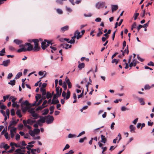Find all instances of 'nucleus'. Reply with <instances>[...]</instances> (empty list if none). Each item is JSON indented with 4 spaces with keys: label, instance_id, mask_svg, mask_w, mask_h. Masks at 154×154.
<instances>
[{
    "label": "nucleus",
    "instance_id": "nucleus-1",
    "mask_svg": "<svg viewBox=\"0 0 154 154\" xmlns=\"http://www.w3.org/2000/svg\"><path fill=\"white\" fill-rule=\"evenodd\" d=\"M32 41L34 43V52H37L41 49L40 47L38 46L39 40L37 39H32Z\"/></svg>",
    "mask_w": 154,
    "mask_h": 154
},
{
    "label": "nucleus",
    "instance_id": "nucleus-2",
    "mask_svg": "<svg viewBox=\"0 0 154 154\" xmlns=\"http://www.w3.org/2000/svg\"><path fill=\"white\" fill-rule=\"evenodd\" d=\"M51 44L52 45V43L51 41H48L46 39H45L44 41L42 42V48L43 50H45L48 46L49 45V44Z\"/></svg>",
    "mask_w": 154,
    "mask_h": 154
},
{
    "label": "nucleus",
    "instance_id": "nucleus-3",
    "mask_svg": "<svg viewBox=\"0 0 154 154\" xmlns=\"http://www.w3.org/2000/svg\"><path fill=\"white\" fill-rule=\"evenodd\" d=\"M62 96L63 97L64 99L66 100H68L70 97V92L68 90L66 94L65 91H63L62 94Z\"/></svg>",
    "mask_w": 154,
    "mask_h": 154
},
{
    "label": "nucleus",
    "instance_id": "nucleus-4",
    "mask_svg": "<svg viewBox=\"0 0 154 154\" xmlns=\"http://www.w3.org/2000/svg\"><path fill=\"white\" fill-rule=\"evenodd\" d=\"M25 46H27L28 47L27 48H26V51H34L33 50V45H32L30 43H26L24 44Z\"/></svg>",
    "mask_w": 154,
    "mask_h": 154
},
{
    "label": "nucleus",
    "instance_id": "nucleus-5",
    "mask_svg": "<svg viewBox=\"0 0 154 154\" xmlns=\"http://www.w3.org/2000/svg\"><path fill=\"white\" fill-rule=\"evenodd\" d=\"M46 122L48 124L52 123L54 120V117L52 116H51L49 115L46 116Z\"/></svg>",
    "mask_w": 154,
    "mask_h": 154
},
{
    "label": "nucleus",
    "instance_id": "nucleus-6",
    "mask_svg": "<svg viewBox=\"0 0 154 154\" xmlns=\"http://www.w3.org/2000/svg\"><path fill=\"white\" fill-rule=\"evenodd\" d=\"M40 117V119L38 120L37 123H38L39 125L40 126H41L42 125V123H44L45 122V117L42 116H39Z\"/></svg>",
    "mask_w": 154,
    "mask_h": 154
},
{
    "label": "nucleus",
    "instance_id": "nucleus-7",
    "mask_svg": "<svg viewBox=\"0 0 154 154\" xmlns=\"http://www.w3.org/2000/svg\"><path fill=\"white\" fill-rule=\"evenodd\" d=\"M105 5V3L104 2H99L96 5V7L98 8H103Z\"/></svg>",
    "mask_w": 154,
    "mask_h": 154
},
{
    "label": "nucleus",
    "instance_id": "nucleus-8",
    "mask_svg": "<svg viewBox=\"0 0 154 154\" xmlns=\"http://www.w3.org/2000/svg\"><path fill=\"white\" fill-rule=\"evenodd\" d=\"M10 60L9 59L7 60H4L3 62L2 65L3 66H7L10 63Z\"/></svg>",
    "mask_w": 154,
    "mask_h": 154
},
{
    "label": "nucleus",
    "instance_id": "nucleus-9",
    "mask_svg": "<svg viewBox=\"0 0 154 154\" xmlns=\"http://www.w3.org/2000/svg\"><path fill=\"white\" fill-rule=\"evenodd\" d=\"M74 35H76V37L77 39H78L80 38H81L82 37V35L80 34V32H79L78 30H76L75 33Z\"/></svg>",
    "mask_w": 154,
    "mask_h": 154
},
{
    "label": "nucleus",
    "instance_id": "nucleus-10",
    "mask_svg": "<svg viewBox=\"0 0 154 154\" xmlns=\"http://www.w3.org/2000/svg\"><path fill=\"white\" fill-rule=\"evenodd\" d=\"M17 123V122L15 121H11L10 122V125L8 127V128H9L12 125H16Z\"/></svg>",
    "mask_w": 154,
    "mask_h": 154
},
{
    "label": "nucleus",
    "instance_id": "nucleus-11",
    "mask_svg": "<svg viewBox=\"0 0 154 154\" xmlns=\"http://www.w3.org/2000/svg\"><path fill=\"white\" fill-rule=\"evenodd\" d=\"M112 10V12L116 11L118 8V6L116 5H111Z\"/></svg>",
    "mask_w": 154,
    "mask_h": 154
},
{
    "label": "nucleus",
    "instance_id": "nucleus-12",
    "mask_svg": "<svg viewBox=\"0 0 154 154\" xmlns=\"http://www.w3.org/2000/svg\"><path fill=\"white\" fill-rule=\"evenodd\" d=\"M62 46H63V48L66 49H67L68 48H70L72 47V45H69V44H63L62 45Z\"/></svg>",
    "mask_w": 154,
    "mask_h": 154
},
{
    "label": "nucleus",
    "instance_id": "nucleus-13",
    "mask_svg": "<svg viewBox=\"0 0 154 154\" xmlns=\"http://www.w3.org/2000/svg\"><path fill=\"white\" fill-rule=\"evenodd\" d=\"M21 110L23 112H26L28 109L26 106H24L23 105H21Z\"/></svg>",
    "mask_w": 154,
    "mask_h": 154
},
{
    "label": "nucleus",
    "instance_id": "nucleus-14",
    "mask_svg": "<svg viewBox=\"0 0 154 154\" xmlns=\"http://www.w3.org/2000/svg\"><path fill=\"white\" fill-rule=\"evenodd\" d=\"M27 124L32 125L33 123L36 122V121L32 120L31 119H29L27 120Z\"/></svg>",
    "mask_w": 154,
    "mask_h": 154
},
{
    "label": "nucleus",
    "instance_id": "nucleus-15",
    "mask_svg": "<svg viewBox=\"0 0 154 154\" xmlns=\"http://www.w3.org/2000/svg\"><path fill=\"white\" fill-rule=\"evenodd\" d=\"M69 28V27L68 26H66L61 28V31L62 32H63L66 30H67Z\"/></svg>",
    "mask_w": 154,
    "mask_h": 154
},
{
    "label": "nucleus",
    "instance_id": "nucleus-16",
    "mask_svg": "<svg viewBox=\"0 0 154 154\" xmlns=\"http://www.w3.org/2000/svg\"><path fill=\"white\" fill-rule=\"evenodd\" d=\"M101 142L103 143H105L106 141V138L105 137V136L102 134H101Z\"/></svg>",
    "mask_w": 154,
    "mask_h": 154
},
{
    "label": "nucleus",
    "instance_id": "nucleus-17",
    "mask_svg": "<svg viewBox=\"0 0 154 154\" xmlns=\"http://www.w3.org/2000/svg\"><path fill=\"white\" fill-rule=\"evenodd\" d=\"M14 42L16 44L19 45L22 43L23 42V41L22 40L15 39L14 40Z\"/></svg>",
    "mask_w": 154,
    "mask_h": 154
},
{
    "label": "nucleus",
    "instance_id": "nucleus-18",
    "mask_svg": "<svg viewBox=\"0 0 154 154\" xmlns=\"http://www.w3.org/2000/svg\"><path fill=\"white\" fill-rule=\"evenodd\" d=\"M40 91L42 92V96L45 95L46 94V90L45 89L41 88L40 89Z\"/></svg>",
    "mask_w": 154,
    "mask_h": 154
},
{
    "label": "nucleus",
    "instance_id": "nucleus-19",
    "mask_svg": "<svg viewBox=\"0 0 154 154\" xmlns=\"http://www.w3.org/2000/svg\"><path fill=\"white\" fill-rule=\"evenodd\" d=\"M130 131L131 132H134L135 129V127L133 125H131L130 126Z\"/></svg>",
    "mask_w": 154,
    "mask_h": 154
},
{
    "label": "nucleus",
    "instance_id": "nucleus-20",
    "mask_svg": "<svg viewBox=\"0 0 154 154\" xmlns=\"http://www.w3.org/2000/svg\"><path fill=\"white\" fill-rule=\"evenodd\" d=\"M59 102L57 99L56 100L52 99V102L51 103V104H55L59 103Z\"/></svg>",
    "mask_w": 154,
    "mask_h": 154
},
{
    "label": "nucleus",
    "instance_id": "nucleus-21",
    "mask_svg": "<svg viewBox=\"0 0 154 154\" xmlns=\"http://www.w3.org/2000/svg\"><path fill=\"white\" fill-rule=\"evenodd\" d=\"M17 52L20 53L22 52H25L26 51V48L25 47H23L22 48H20L17 50Z\"/></svg>",
    "mask_w": 154,
    "mask_h": 154
},
{
    "label": "nucleus",
    "instance_id": "nucleus-22",
    "mask_svg": "<svg viewBox=\"0 0 154 154\" xmlns=\"http://www.w3.org/2000/svg\"><path fill=\"white\" fill-rule=\"evenodd\" d=\"M10 128H11V129L10 130V132L11 131V132L14 133H16L17 130V128H15L14 127H11Z\"/></svg>",
    "mask_w": 154,
    "mask_h": 154
},
{
    "label": "nucleus",
    "instance_id": "nucleus-23",
    "mask_svg": "<svg viewBox=\"0 0 154 154\" xmlns=\"http://www.w3.org/2000/svg\"><path fill=\"white\" fill-rule=\"evenodd\" d=\"M85 64L84 63H81L79 64L78 66V68L80 69H81L82 68L84 67Z\"/></svg>",
    "mask_w": 154,
    "mask_h": 154
},
{
    "label": "nucleus",
    "instance_id": "nucleus-24",
    "mask_svg": "<svg viewBox=\"0 0 154 154\" xmlns=\"http://www.w3.org/2000/svg\"><path fill=\"white\" fill-rule=\"evenodd\" d=\"M16 114L20 118H21L22 117V115L21 114V110L20 109H18L16 112Z\"/></svg>",
    "mask_w": 154,
    "mask_h": 154
},
{
    "label": "nucleus",
    "instance_id": "nucleus-25",
    "mask_svg": "<svg viewBox=\"0 0 154 154\" xmlns=\"http://www.w3.org/2000/svg\"><path fill=\"white\" fill-rule=\"evenodd\" d=\"M22 74L21 72H19L16 75L15 79H19L20 76L22 75Z\"/></svg>",
    "mask_w": 154,
    "mask_h": 154
},
{
    "label": "nucleus",
    "instance_id": "nucleus-26",
    "mask_svg": "<svg viewBox=\"0 0 154 154\" xmlns=\"http://www.w3.org/2000/svg\"><path fill=\"white\" fill-rule=\"evenodd\" d=\"M54 106H52L50 107L49 108V109L51 111L50 112V114H51V115L54 112Z\"/></svg>",
    "mask_w": 154,
    "mask_h": 154
},
{
    "label": "nucleus",
    "instance_id": "nucleus-27",
    "mask_svg": "<svg viewBox=\"0 0 154 154\" xmlns=\"http://www.w3.org/2000/svg\"><path fill=\"white\" fill-rule=\"evenodd\" d=\"M32 116L34 117V119H37L39 117L38 115L36 113H33V114H32Z\"/></svg>",
    "mask_w": 154,
    "mask_h": 154
},
{
    "label": "nucleus",
    "instance_id": "nucleus-28",
    "mask_svg": "<svg viewBox=\"0 0 154 154\" xmlns=\"http://www.w3.org/2000/svg\"><path fill=\"white\" fill-rule=\"evenodd\" d=\"M33 131L34 132L35 134H38L40 131V130L38 128H35L33 130Z\"/></svg>",
    "mask_w": 154,
    "mask_h": 154
},
{
    "label": "nucleus",
    "instance_id": "nucleus-29",
    "mask_svg": "<svg viewBox=\"0 0 154 154\" xmlns=\"http://www.w3.org/2000/svg\"><path fill=\"white\" fill-rule=\"evenodd\" d=\"M29 104L28 101L27 100H26L23 102H22L21 103V105H25L26 106H28Z\"/></svg>",
    "mask_w": 154,
    "mask_h": 154
},
{
    "label": "nucleus",
    "instance_id": "nucleus-30",
    "mask_svg": "<svg viewBox=\"0 0 154 154\" xmlns=\"http://www.w3.org/2000/svg\"><path fill=\"white\" fill-rule=\"evenodd\" d=\"M15 79L11 80L10 82L8 83L9 84L11 85L12 86H13L15 85Z\"/></svg>",
    "mask_w": 154,
    "mask_h": 154
},
{
    "label": "nucleus",
    "instance_id": "nucleus-31",
    "mask_svg": "<svg viewBox=\"0 0 154 154\" xmlns=\"http://www.w3.org/2000/svg\"><path fill=\"white\" fill-rule=\"evenodd\" d=\"M52 96V94L50 93L49 92H48L46 94V97L48 99L51 98Z\"/></svg>",
    "mask_w": 154,
    "mask_h": 154
},
{
    "label": "nucleus",
    "instance_id": "nucleus-32",
    "mask_svg": "<svg viewBox=\"0 0 154 154\" xmlns=\"http://www.w3.org/2000/svg\"><path fill=\"white\" fill-rule=\"evenodd\" d=\"M29 134L30 135L32 136V137H34L35 136V134L33 131H32V130H29Z\"/></svg>",
    "mask_w": 154,
    "mask_h": 154
},
{
    "label": "nucleus",
    "instance_id": "nucleus-33",
    "mask_svg": "<svg viewBox=\"0 0 154 154\" xmlns=\"http://www.w3.org/2000/svg\"><path fill=\"white\" fill-rule=\"evenodd\" d=\"M41 96L40 94H36V95L35 97V99H36V101H35V103H36L39 99L41 97Z\"/></svg>",
    "mask_w": 154,
    "mask_h": 154
},
{
    "label": "nucleus",
    "instance_id": "nucleus-34",
    "mask_svg": "<svg viewBox=\"0 0 154 154\" xmlns=\"http://www.w3.org/2000/svg\"><path fill=\"white\" fill-rule=\"evenodd\" d=\"M5 53V49L4 48L0 51V55L1 56H3L4 55V54Z\"/></svg>",
    "mask_w": 154,
    "mask_h": 154
},
{
    "label": "nucleus",
    "instance_id": "nucleus-35",
    "mask_svg": "<svg viewBox=\"0 0 154 154\" xmlns=\"http://www.w3.org/2000/svg\"><path fill=\"white\" fill-rule=\"evenodd\" d=\"M138 99L141 105H143L144 104V102L143 99L141 98H138Z\"/></svg>",
    "mask_w": 154,
    "mask_h": 154
},
{
    "label": "nucleus",
    "instance_id": "nucleus-36",
    "mask_svg": "<svg viewBox=\"0 0 154 154\" xmlns=\"http://www.w3.org/2000/svg\"><path fill=\"white\" fill-rule=\"evenodd\" d=\"M17 102L13 103L12 104V106L14 107H16L17 108H18L19 106L18 104H17Z\"/></svg>",
    "mask_w": 154,
    "mask_h": 154
},
{
    "label": "nucleus",
    "instance_id": "nucleus-37",
    "mask_svg": "<svg viewBox=\"0 0 154 154\" xmlns=\"http://www.w3.org/2000/svg\"><path fill=\"white\" fill-rule=\"evenodd\" d=\"M9 48L10 50L12 51H16V49H15V48L11 46H9Z\"/></svg>",
    "mask_w": 154,
    "mask_h": 154
},
{
    "label": "nucleus",
    "instance_id": "nucleus-38",
    "mask_svg": "<svg viewBox=\"0 0 154 154\" xmlns=\"http://www.w3.org/2000/svg\"><path fill=\"white\" fill-rule=\"evenodd\" d=\"M60 87H57L56 88V94L57 95L59 96H60L61 95L60 94V91H59Z\"/></svg>",
    "mask_w": 154,
    "mask_h": 154
},
{
    "label": "nucleus",
    "instance_id": "nucleus-39",
    "mask_svg": "<svg viewBox=\"0 0 154 154\" xmlns=\"http://www.w3.org/2000/svg\"><path fill=\"white\" fill-rule=\"evenodd\" d=\"M46 106H39L36 109V111H38L39 110H42V109L45 107Z\"/></svg>",
    "mask_w": 154,
    "mask_h": 154
},
{
    "label": "nucleus",
    "instance_id": "nucleus-40",
    "mask_svg": "<svg viewBox=\"0 0 154 154\" xmlns=\"http://www.w3.org/2000/svg\"><path fill=\"white\" fill-rule=\"evenodd\" d=\"M10 145L11 146H14L16 147H20V146H18L17 145V144L15 143H14L11 142L10 143Z\"/></svg>",
    "mask_w": 154,
    "mask_h": 154
},
{
    "label": "nucleus",
    "instance_id": "nucleus-41",
    "mask_svg": "<svg viewBox=\"0 0 154 154\" xmlns=\"http://www.w3.org/2000/svg\"><path fill=\"white\" fill-rule=\"evenodd\" d=\"M34 146L33 145H28L26 147V148L29 150H31V149L30 147H32Z\"/></svg>",
    "mask_w": 154,
    "mask_h": 154
},
{
    "label": "nucleus",
    "instance_id": "nucleus-42",
    "mask_svg": "<svg viewBox=\"0 0 154 154\" xmlns=\"http://www.w3.org/2000/svg\"><path fill=\"white\" fill-rule=\"evenodd\" d=\"M23 127V125L22 124H19L18 125V128L19 130H21Z\"/></svg>",
    "mask_w": 154,
    "mask_h": 154
},
{
    "label": "nucleus",
    "instance_id": "nucleus-43",
    "mask_svg": "<svg viewBox=\"0 0 154 154\" xmlns=\"http://www.w3.org/2000/svg\"><path fill=\"white\" fill-rule=\"evenodd\" d=\"M49 111L48 109H45V112L42 113V115H45L47 114L48 112Z\"/></svg>",
    "mask_w": 154,
    "mask_h": 154
},
{
    "label": "nucleus",
    "instance_id": "nucleus-44",
    "mask_svg": "<svg viewBox=\"0 0 154 154\" xmlns=\"http://www.w3.org/2000/svg\"><path fill=\"white\" fill-rule=\"evenodd\" d=\"M56 10L57 12L59 14H62L63 11L61 9L59 8H58Z\"/></svg>",
    "mask_w": 154,
    "mask_h": 154
},
{
    "label": "nucleus",
    "instance_id": "nucleus-45",
    "mask_svg": "<svg viewBox=\"0 0 154 154\" xmlns=\"http://www.w3.org/2000/svg\"><path fill=\"white\" fill-rule=\"evenodd\" d=\"M86 138V137H84L83 138H80L79 139V142L80 143H83L84 142V140H85Z\"/></svg>",
    "mask_w": 154,
    "mask_h": 154
},
{
    "label": "nucleus",
    "instance_id": "nucleus-46",
    "mask_svg": "<svg viewBox=\"0 0 154 154\" xmlns=\"http://www.w3.org/2000/svg\"><path fill=\"white\" fill-rule=\"evenodd\" d=\"M137 59L141 62H143L144 60V59L141 58L139 56V55H137Z\"/></svg>",
    "mask_w": 154,
    "mask_h": 154
},
{
    "label": "nucleus",
    "instance_id": "nucleus-47",
    "mask_svg": "<svg viewBox=\"0 0 154 154\" xmlns=\"http://www.w3.org/2000/svg\"><path fill=\"white\" fill-rule=\"evenodd\" d=\"M20 135L18 134H17L16 135L15 139L16 140H20Z\"/></svg>",
    "mask_w": 154,
    "mask_h": 154
},
{
    "label": "nucleus",
    "instance_id": "nucleus-48",
    "mask_svg": "<svg viewBox=\"0 0 154 154\" xmlns=\"http://www.w3.org/2000/svg\"><path fill=\"white\" fill-rule=\"evenodd\" d=\"M11 115L12 116H14L15 115V112L14 109H13L11 110Z\"/></svg>",
    "mask_w": 154,
    "mask_h": 154
},
{
    "label": "nucleus",
    "instance_id": "nucleus-49",
    "mask_svg": "<svg viewBox=\"0 0 154 154\" xmlns=\"http://www.w3.org/2000/svg\"><path fill=\"white\" fill-rule=\"evenodd\" d=\"M139 14L138 13H135L134 14V17L135 20L137 19L138 16H139Z\"/></svg>",
    "mask_w": 154,
    "mask_h": 154
},
{
    "label": "nucleus",
    "instance_id": "nucleus-50",
    "mask_svg": "<svg viewBox=\"0 0 154 154\" xmlns=\"http://www.w3.org/2000/svg\"><path fill=\"white\" fill-rule=\"evenodd\" d=\"M124 52H125V53H126L127 54H128L129 51L128 49V46H127L126 48L125 49V50L124 51Z\"/></svg>",
    "mask_w": 154,
    "mask_h": 154
},
{
    "label": "nucleus",
    "instance_id": "nucleus-51",
    "mask_svg": "<svg viewBox=\"0 0 154 154\" xmlns=\"http://www.w3.org/2000/svg\"><path fill=\"white\" fill-rule=\"evenodd\" d=\"M147 65L149 66H154V63L152 61H150L147 63Z\"/></svg>",
    "mask_w": 154,
    "mask_h": 154
},
{
    "label": "nucleus",
    "instance_id": "nucleus-52",
    "mask_svg": "<svg viewBox=\"0 0 154 154\" xmlns=\"http://www.w3.org/2000/svg\"><path fill=\"white\" fill-rule=\"evenodd\" d=\"M10 147V146L8 145L7 144H5L4 143V148L5 149V150L9 148Z\"/></svg>",
    "mask_w": 154,
    "mask_h": 154
},
{
    "label": "nucleus",
    "instance_id": "nucleus-53",
    "mask_svg": "<svg viewBox=\"0 0 154 154\" xmlns=\"http://www.w3.org/2000/svg\"><path fill=\"white\" fill-rule=\"evenodd\" d=\"M151 88V87L149 86L148 85H145V90L149 89Z\"/></svg>",
    "mask_w": 154,
    "mask_h": 154
},
{
    "label": "nucleus",
    "instance_id": "nucleus-54",
    "mask_svg": "<svg viewBox=\"0 0 154 154\" xmlns=\"http://www.w3.org/2000/svg\"><path fill=\"white\" fill-rule=\"evenodd\" d=\"M69 147H70V146L69 144H66L65 146L64 147V148L63 149V151H64L65 150H66L67 149H69Z\"/></svg>",
    "mask_w": 154,
    "mask_h": 154
},
{
    "label": "nucleus",
    "instance_id": "nucleus-55",
    "mask_svg": "<svg viewBox=\"0 0 154 154\" xmlns=\"http://www.w3.org/2000/svg\"><path fill=\"white\" fill-rule=\"evenodd\" d=\"M20 152H21V149H16L15 151L16 153L14 154H18Z\"/></svg>",
    "mask_w": 154,
    "mask_h": 154
},
{
    "label": "nucleus",
    "instance_id": "nucleus-56",
    "mask_svg": "<svg viewBox=\"0 0 154 154\" xmlns=\"http://www.w3.org/2000/svg\"><path fill=\"white\" fill-rule=\"evenodd\" d=\"M62 87L63 88L64 91H66L67 89V85L66 84H63L62 85Z\"/></svg>",
    "mask_w": 154,
    "mask_h": 154
},
{
    "label": "nucleus",
    "instance_id": "nucleus-57",
    "mask_svg": "<svg viewBox=\"0 0 154 154\" xmlns=\"http://www.w3.org/2000/svg\"><path fill=\"white\" fill-rule=\"evenodd\" d=\"M115 125V123L114 122H113L111 124L110 126V128L112 130H113L114 128V125Z\"/></svg>",
    "mask_w": 154,
    "mask_h": 154
},
{
    "label": "nucleus",
    "instance_id": "nucleus-58",
    "mask_svg": "<svg viewBox=\"0 0 154 154\" xmlns=\"http://www.w3.org/2000/svg\"><path fill=\"white\" fill-rule=\"evenodd\" d=\"M60 96L58 95L57 94H54L53 96V99H57L58 97L59 96Z\"/></svg>",
    "mask_w": 154,
    "mask_h": 154
},
{
    "label": "nucleus",
    "instance_id": "nucleus-59",
    "mask_svg": "<svg viewBox=\"0 0 154 154\" xmlns=\"http://www.w3.org/2000/svg\"><path fill=\"white\" fill-rule=\"evenodd\" d=\"M13 74H12V73H9L8 74V77H7L8 79H10L13 76Z\"/></svg>",
    "mask_w": 154,
    "mask_h": 154
},
{
    "label": "nucleus",
    "instance_id": "nucleus-60",
    "mask_svg": "<svg viewBox=\"0 0 154 154\" xmlns=\"http://www.w3.org/2000/svg\"><path fill=\"white\" fill-rule=\"evenodd\" d=\"M84 90H83L82 91V93L79 95H78V98H79L81 97L83 95Z\"/></svg>",
    "mask_w": 154,
    "mask_h": 154
},
{
    "label": "nucleus",
    "instance_id": "nucleus-61",
    "mask_svg": "<svg viewBox=\"0 0 154 154\" xmlns=\"http://www.w3.org/2000/svg\"><path fill=\"white\" fill-rule=\"evenodd\" d=\"M57 3L58 4L62 5L63 4V1L62 0H56Z\"/></svg>",
    "mask_w": 154,
    "mask_h": 154
},
{
    "label": "nucleus",
    "instance_id": "nucleus-62",
    "mask_svg": "<svg viewBox=\"0 0 154 154\" xmlns=\"http://www.w3.org/2000/svg\"><path fill=\"white\" fill-rule=\"evenodd\" d=\"M121 110L122 111H124L126 110H128V109H126L125 106H122L121 107Z\"/></svg>",
    "mask_w": 154,
    "mask_h": 154
},
{
    "label": "nucleus",
    "instance_id": "nucleus-63",
    "mask_svg": "<svg viewBox=\"0 0 154 154\" xmlns=\"http://www.w3.org/2000/svg\"><path fill=\"white\" fill-rule=\"evenodd\" d=\"M136 22H134V23H133V24L132 25V27H131V30H133V28H135L136 27Z\"/></svg>",
    "mask_w": 154,
    "mask_h": 154
},
{
    "label": "nucleus",
    "instance_id": "nucleus-64",
    "mask_svg": "<svg viewBox=\"0 0 154 154\" xmlns=\"http://www.w3.org/2000/svg\"><path fill=\"white\" fill-rule=\"evenodd\" d=\"M116 63V65L118 63V61H117V60L115 59L112 60V63Z\"/></svg>",
    "mask_w": 154,
    "mask_h": 154
}]
</instances>
